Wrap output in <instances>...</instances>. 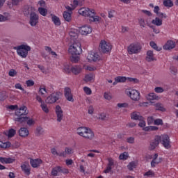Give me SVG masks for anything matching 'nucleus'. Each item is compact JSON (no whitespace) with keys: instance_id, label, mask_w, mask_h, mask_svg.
I'll list each match as a JSON object with an SVG mask.
<instances>
[{"instance_id":"f257e3e1","label":"nucleus","mask_w":178,"mask_h":178,"mask_svg":"<svg viewBox=\"0 0 178 178\" xmlns=\"http://www.w3.org/2000/svg\"><path fill=\"white\" fill-rule=\"evenodd\" d=\"M78 12L79 15L89 17L90 22H92L94 23H97V22H99V19H101L99 16L95 15L96 13L94 9L82 8L79 9Z\"/></svg>"},{"instance_id":"f03ea898","label":"nucleus","mask_w":178,"mask_h":178,"mask_svg":"<svg viewBox=\"0 0 178 178\" xmlns=\"http://www.w3.org/2000/svg\"><path fill=\"white\" fill-rule=\"evenodd\" d=\"M76 133L81 137L86 138V140H94V137H95L94 131H92L91 129L86 127H80L77 128Z\"/></svg>"},{"instance_id":"7ed1b4c3","label":"nucleus","mask_w":178,"mask_h":178,"mask_svg":"<svg viewBox=\"0 0 178 178\" xmlns=\"http://www.w3.org/2000/svg\"><path fill=\"white\" fill-rule=\"evenodd\" d=\"M15 49H17V54L21 56V58H27L29 51H31V47H30L29 45L21 44L17 47H15Z\"/></svg>"},{"instance_id":"20e7f679","label":"nucleus","mask_w":178,"mask_h":178,"mask_svg":"<svg viewBox=\"0 0 178 178\" xmlns=\"http://www.w3.org/2000/svg\"><path fill=\"white\" fill-rule=\"evenodd\" d=\"M69 52L71 55H80L83 52L81 44L79 42H74L69 48Z\"/></svg>"},{"instance_id":"39448f33","label":"nucleus","mask_w":178,"mask_h":178,"mask_svg":"<svg viewBox=\"0 0 178 178\" xmlns=\"http://www.w3.org/2000/svg\"><path fill=\"white\" fill-rule=\"evenodd\" d=\"M159 141L165 149H169L172 147V145H170V138L168 135L159 136Z\"/></svg>"},{"instance_id":"423d86ee","label":"nucleus","mask_w":178,"mask_h":178,"mask_svg":"<svg viewBox=\"0 0 178 178\" xmlns=\"http://www.w3.org/2000/svg\"><path fill=\"white\" fill-rule=\"evenodd\" d=\"M62 93L60 92H53L49 97H47L45 102L46 104H55L56 101L59 100Z\"/></svg>"},{"instance_id":"0eeeda50","label":"nucleus","mask_w":178,"mask_h":178,"mask_svg":"<svg viewBox=\"0 0 178 178\" xmlns=\"http://www.w3.org/2000/svg\"><path fill=\"white\" fill-rule=\"evenodd\" d=\"M99 49L102 52H104V54H108V52H111L112 45L105 40H102L99 44Z\"/></svg>"},{"instance_id":"6e6552de","label":"nucleus","mask_w":178,"mask_h":178,"mask_svg":"<svg viewBox=\"0 0 178 178\" xmlns=\"http://www.w3.org/2000/svg\"><path fill=\"white\" fill-rule=\"evenodd\" d=\"M141 51V45L138 43L131 44L128 47V53L129 55H133V54H138Z\"/></svg>"},{"instance_id":"1a4fd4ad","label":"nucleus","mask_w":178,"mask_h":178,"mask_svg":"<svg viewBox=\"0 0 178 178\" xmlns=\"http://www.w3.org/2000/svg\"><path fill=\"white\" fill-rule=\"evenodd\" d=\"M38 20H39V17L37 13H31L30 17H29V24L32 26L34 27L37 26L38 24Z\"/></svg>"},{"instance_id":"9d476101","label":"nucleus","mask_w":178,"mask_h":178,"mask_svg":"<svg viewBox=\"0 0 178 178\" xmlns=\"http://www.w3.org/2000/svg\"><path fill=\"white\" fill-rule=\"evenodd\" d=\"M127 95H129L130 98L133 101H138L140 99V92L137 90H132L127 92Z\"/></svg>"},{"instance_id":"9b49d317","label":"nucleus","mask_w":178,"mask_h":178,"mask_svg":"<svg viewBox=\"0 0 178 178\" xmlns=\"http://www.w3.org/2000/svg\"><path fill=\"white\" fill-rule=\"evenodd\" d=\"M26 115H29V111H27V107L26 106H22L15 111L16 116H26Z\"/></svg>"},{"instance_id":"f8f14e48","label":"nucleus","mask_w":178,"mask_h":178,"mask_svg":"<svg viewBox=\"0 0 178 178\" xmlns=\"http://www.w3.org/2000/svg\"><path fill=\"white\" fill-rule=\"evenodd\" d=\"M87 59L89 60V62H97V60L101 59V56H99L97 53L90 52L88 55Z\"/></svg>"},{"instance_id":"ddd939ff","label":"nucleus","mask_w":178,"mask_h":178,"mask_svg":"<svg viewBox=\"0 0 178 178\" xmlns=\"http://www.w3.org/2000/svg\"><path fill=\"white\" fill-rule=\"evenodd\" d=\"M92 31V28L90 26H83L79 29V33L82 35H88V34L91 33Z\"/></svg>"},{"instance_id":"4468645a","label":"nucleus","mask_w":178,"mask_h":178,"mask_svg":"<svg viewBox=\"0 0 178 178\" xmlns=\"http://www.w3.org/2000/svg\"><path fill=\"white\" fill-rule=\"evenodd\" d=\"M64 95L67 101L70 102H74L73 95H72V90L70 88H65L64 90Z\"/></svg>"},{"instance_id":"2eb2a0df","label":"nucleus","mask_w":178,"mask_h":178,"mask_svg":"<svg viewBox=\"0 0 178 178\" xmlns=\"http://www.w3.org/2000/svg\"><path fill=\"white\" fill-rule=\"evenodd\" d=\"M56 113L57 115V121L62 122V119H63V111H62L60 106L57 105L56 106Z\"/></svg>"},{"instance_id":"dca6fc26","label":"nucleus","mask_w":178,"mask_h":178,"mask_svg":"<svg viewBox=\"0 0 178 178\" xmlns=\"http://www.w3.org/2000/svg\"><path fill=\"white\" fill-rule=\"evenodd\" d=\"M176 47V42H175L172 40H168L165 44V45L163 47V49H165L166 51H169L170 49H173Z\"/></svg>"},{"instance_id":"f3484780","label":"nucleus","mask_w":178,"mask_h":178,"mask_svg":"<svg viewBox=\"0 0 178 178\" xmlns=\"http://www.w3.org/2000/svg\"><path fill=\"white\" fill-rule=\"evenodd\" d=\"M159 145V136H156L154 139L150 143L149 149L152 151Z\"/></svg>"},{"instance_id":"a211bd4d","label":"nucleus","mask_w":178,"mask_h":178,"mask_svg":"<svg viewBox=\"0 0 178 178\" xmlns=\"http://www.w3.org/2000/svg\"><path fill=\"white\" fill-rule=\"evenodd\" d=\"M21 168L23 170V172L25 173V175H26V176H29L30 175V172H31V169H30V164H29L28 163H24V164H22L21 165Z\"/></svg>"},{"instance_id":"6ab92c4d","label":"nucleus","mask_w":178,"mask_h":178,"mask_svg":"<svg viewBox=\"0 0 178 178\" xmlns=\"http://www.w3.org/2000/svg\"><path fill=\"white\" fill-rule=\"evenodd\" d=\"M30 163L32 168H38V166H40V165L42 163V160L40 159H31Z\"/></svg>"},{"instance_id":"aec40b11","label":"nucleus","mask_w":178,"mask_h":178,"mask_svg":"<svg viewBox=\"0 0 178 178\" xmlns=\"http://www.w3.org/2000/svg\"><path fill=\"white\" fill-rule=\"evenodd\" d=\"M143 117L140 112L134 111L131 114V119L132 120H143Z\"/></svg>"},{"instance_id":"412c9836","label":"nucleus","mask_w":178,"mask_h":178,"mask_svg":"<svg viewBox=\"0 0 178 178\" xmlns=\"http://www.w3.org/2000/svg\"><path fill=\"white\" fill-rule=\"evenodd\" d=\"M0 162L3 164L13 163V162H15V159L10 157H0Z\"/></svg>"},{"instance_id":"4be33fe9","label":"nucleus","mask_w":178,"mask_h":178,"mask_svg":"<svg viewBox=\"0 0 178 178\" xmlns=\"http://www.w3.org/2000/svg\"><path fill=\"white\" fill-rule=\"evenodd\" d=\"M146 60L147 62H154V60H156L154 57V51L151 50L147 51Z\"/></svg>"},{"instance_id":"5701e85b","label":"nucleus","mask_w":178,"mask_h":178,"mask_svg":"<svg viewBox=\"0 0 178 178\" xmlns=\"http://www.w3.org/2000/svg\"><path fill=\"white\" fill-rule=\"evenodd\" d=\"M73 154V149L65 147V151L60 152V156L63 158H66L67 155H72Z\"/></svg>"},{"instance_id":"b1692460","label":"nucleus","mask_w":178,"mask_h":178,"mask_svg":"<svg viewBox=\"0 0 178 178\" xmlns=\"http://www.w3.org/2000/svg\"><path fill=\"white\" fill-rule=\"evenodd\" d=\"M81 66L80 65H74L71 67V72L73 74H79L81 73Z\"/></svg>"},{"instance_id":"393cba45","label":"nucleus","mask_w":178,"mask_h":178,"mask_svg":"<svg viewBox=\"0 0 178 178\" xmlns=\"http://www.w3.org/2000/svg\"><path fill=\"white\" fill-rule=\"evenodd\" d=\"M35 134L38 137H40V136H43V134H45V130H44V128L42 127L38 126L36 127V130H35Z\"/></svg>"},{"instance_id":"a878e982","label":"nucleus","mask_w":178,"mask_h":178,"mask_svg":"<svg viewBox=\"0 0 178 178\" xmlns=\"http://www.w3.org/2000/svg\"><path fill=\"white\" fill-rule=\"evenodd\" d=\"M23 13L25 16H30L31 15V13H34V11H33V7L30 6H25L23 10Z\"/></svg>"},{"instance_id":"bb28decb","label":"nucleus","mask_w":178,"mask_h":178,"mask_svg":"<svg viewBox=\"0 0 178 178\" xmlns=\"http://www.w3.org/2000/svg\"><path fill=\"white\" fill-rule=\"evenodd\" d=\"M147 99L148 101H158V99H159V97H158L155 93H149L147 96Z\"/></svg>"},{"instance_id":"cd10ccee","label":"nucleus","mask_w":178,"mask_h":178,"mask_svg":"<svg viewBox=\"0 0 178 178\" xmlns=\"http://www.w3.org/2000/svg\"><path fill=\"white\" fill-rule=\"evenodd\" d=\"M19 134L20 137H27V136H29V129L25 127L21 128L19 130Z\"/></svg>"},{"instance_id":"c85d7f7f","label":"nucleus","mask_w":178,"mask_h":178,"mask_svg":"<svg viewBox=\"0 0 178 178\" xmlns=\"http://www.w3.org/2000/svg\"><path fill=\"white\" fill-rule=\"evenodd\" d=\"M69 35L71 37V40H72L74 42H76V40L79 38V34L74 31H70Z\"/></svg>"},{"instance_id":"c756f323","label":"nucleus","mask_w":178,"mask_h":178,"mask_svg":"<svg viewBox=\"0 0 178 178\" xmlns=\"http://www.w3.org/2000/svg\"><path fill=\"white\" fill-rule=\"evenodd\" d=\"M15 134H16V130L14 129H10L8 132H5V135L8 137V138H12V137H15Z\"/></svg>"},{"instance_id":"7c9ffc66","label":"nucleus","mask_w":178,"mask_h":178,"mask_svg":"<svg viewBox=\"0 0 178 178\" xmlns=\"http://www.w3.org/2000/svg\"><path fill=\"white\" fill-rule=\"evenodd\" d=\"M62 170V167L57 166L56 168H54L51 170V175L52 176H58V173L60 172Z\"/></svg>"},{"instance_id":"2f4dec72","label":"nucleus","mask_w":178,"mask_h":178,"mask_svg":"<svg viewBox=\"0 0 178 178\" xmlns=\"http://www.w3.org/2000/svg\"><path fill=\"white\" fill-rule=\"evenodd\" d=\"M63 17L66 22H70V20H72V13L67 11L64 12Z\"/></svg>"},{"instance_id":"473e14b6","label":"nucleus","mask_w":178,"mask_h":178,"mask_svg":"<svg viewBox=\"0 0 178 178\" xmlns=\"http://www.w3.org/2000/svg\"><path fill=\"white\" fill-rule=\"evenodd\" d=\"M71 6H72L73 9H76V8H77V6H83V1H78V0H74L73 3L71 4Z\"/></svg>"},{"instance_id":"72a5a7b5","label":"nucleus","mask_w":178,"mask_h":178,"mask_svg":"<svg viewBox=\"0 0 178 178\" xmlns=\"http://www.w3.org/2000/svg\"><path fill=\"white\" fill-rule=\"evenodd\" d=\"M51 20L54 23L55 26H59L60 24V19L56 15H53Z\"/></svg>"},{"instance_id":"f704fd0d","label":"nucleus","mask_w":178,"mask_h":178,"mask_svg":"<svg viewBox=\"0 0 178 178\" xmlns=\"http://www.w3.org/2000/svg\"><path fill=\"white\" fill-rule=\"evenodd\" d=\"M152 23L155 26H162V19H161L159 17H156L152 21Z\"/></svg>"},{"instance_id":"c9c22d12","label":"nucleus","mask_w":178,"mask_h":178,"mask_svg":"<svg viewBox=\"0 0 178 178\" xmlns=\"http://www.w3.org/2000/svg\"><path fill=\"white\" fill-rule=\"evenodd\" d=\"M29 117H20L15 118V122H19V123H24V122H27Z\"/></svg>"},{"instance_id":"e433bc0d","label":"nucleus","mask_w":178,"mask_h":178,"mask_svg":"<svg viewBox=\"0 0 178 178\" xmlns=\"http://www.w3.org/2000/svg\"><path fill=\"white\" fill-rule=\"evenodd\" d=\"M143 130L144 131H156V130H158V127L154 126H149L144 127Z\"/></svg>"},{"instance_id":"4c0bfd02","label":"nucleus","mask_w":178,"mask_h":178,"mask_svg":"<svg viewBox=\"0 0 178 178\" xmlns=\"http://www.w3.org/2000/svg\"><path fill=\"white\" fill-rule=\"evenodd\" d=\"M149 45L150 47H152V48H153V49H155V51H162V47H159L158 45H156L155 42H149Z\"/></svg>"},{"instance_id":"58836bf2","label":"nucleus","mask_w":178,"mask_h":178,"mask_svg":"<svg viewBox=\"0 0 178 178\" xmlns=\"http://www.w3.org/2000/svg\"><path fill=\"white\" fill-rule=\"evenodd\" d=\"M70 60L72 63H77L80 60V57L77 55H72L70 56Z\"/></svg>"},{"instance_id":"ea45409f","label":"nucleus","mask_w":178,"mask_h":178,"mask_svg":"<svg viewBox=\"0 0 178 178\" xmlns=\"http://www.w3.org/2000/svg\"><path fill=\"white\" fill-rule=\"evenodd\" d=\"M115 80L118 81V83H126L127 78L126 76H117L115 78Z\"/></svg>"},{"instance_id":"a19ab883","label":"nucleus","mask_w":178,"mask_h":178,"mask_svg":"<svg viewBox=\"0 0 178 178\" xmlns=\"http://www.w3.org/2000/svg\"><path fill=\"white\" fill-rule=\"evenodd\" d=\"M163 5L167 8H172L173 6V1L172 0H164Z\"/></svg>"},{"instance_id":"79ce46f5","label":"nucleus","mask_w":178,"mask_h":178,"mask_svg":"<svg viewBox=\"0 0 178 178\" xmlns=\"http://www.w3.org/2000/svg\"><path fill=\"white\" fill-rule=\"evenodd\" d=\"M38 12L42 16H47V14L48 13V10L42 7L38 8Z\"/></svg>"},{"instance_id":"37998d69","label":"nucleus","mask_w":178,"mask_h":178,"mask_svg":"<svg viewBox=\"0 0 178 178\" xmlns=\"http://www.w3.org/2000/svg\"><path fill=\"white\" fill-rule=\"evenodd\" d=\"M40 107L42 108V111H43L44 113H48L49 112V109H48V106H47L46 104L42 103Z\"/></svg>"},{"instance_id":"c03bdc74","label":"nucleus","mask_w":178,"mask_h":178,"mask_svg":"<svg viewBox=\"0 0 178 178\" xmlns=\"http://www.w3.org/2000/svg\"><path fill=\"white\" fill-rule=\"evenodd\" d=\"M161 161H162V159H159V160H157V159H153L151 162L152 168H155L156 165H158V163H161Z\"/></svg>"},{"instance_id":"a18cd8bd","label":"nucleus","mask_w":178,"mask_h":178,"mask_svg":"<svg viewBox=\"0 0 178 178\" xmlns=\"http://www.w3.org/2000/svg\"><path fill=\"white\" fill-rule=\"evenodd\" d=\"M92 79H94V76H92V74H86L85 76V81L88 83V81H92Z\"/></svg>"},{"instance_id":"49530a36","label":"nucleus","mask_w":178,"mask_h":178,"mask_svg":"<svg viewBox=\"0 0 178 178\" xmlns=\"http://www.w3.org/2000/svg\"><path fill=\"white\" fill-rule=\"evenodd\" d=\"M127 158H129V155L127 152H124L119 156V159L120 160H126Z\"/></svg>"},{"instance_id":"de8ad7c7","label":"nucleus","mask_w":178,"mask_h":178,"mask_svg":"<svg viewBox=\"0 0 178 178\" xmlns=\"http://www.w3.org/2000/svg\"><path fill=\"white\" fill-rule=\"evenodd\" d=\"M136 163L135 162H131L127 165V168L129 170H133V169H136Z\"/></svg>"},{"instance_id":"09e8293b","label":"nucleus","mask_w":178,"mask_h":178,"mask_svg":"<svg viewBox=\"0 0 178 178\" xmlns=\"http://www.w3.org/2000/svg\"><path fill=\"white\" fill-rule=\"evenodd\" d=\"M63 70L65 73H70L72 72V67L69 65H64Z\"/></svg>"},{"instance_id":"8fccbe9b","label":"nucleus","mask_w":178,"mask_h":178,"mask_svg":"<svg viewBox=\"0 0 178 178\" xmlns=\"http://www.w3.org/2000/svg\"><path fill=\"white\" fill-rule=\"evenodd\" d=\"M155 106L157 111H165V108H163V106H162V104L161 103L156 104Z\"/></svg>"},{"instance_id":"3c124183","label":"nucleus","mask_w":178,"mask_h":178,"mask_svg":"<svg viewBox=\"0 0 178 178\" xmlns=\"http://www.w3.org/2000/svg\"><path fill=\"white\" fill-rule=\"evenodd\" d=\"M154 124H156V126H162V124H163V121L162 120V119L154 120Z\"/></svg>"},{"instance_id":"603ef678","label":"nucleus","mask_w":178,"mask_h":178,"mask_svg":"<svg viewBox=\"0 0 178 178\" xmlns=\"http://www.w3.org/2000/svg\"><path fill=\"white\" fill-rule=\"evenodd\" d=\"M39 92L41 95H45V94H48V91L45 88H40Z\"/></svg>"},{"instance_id":"864d4df0","label":"nucleus","mask_w":178,"mask_h":178,"mask_svg":"<svg viewBox=\"0 0 178 178\" xmlns=\"http://www.w3.org/2000/svg\"><path fill=\"white\" fill-rule=\"evenodd\" d=\"M51 152L53 155H56V156H60V153L58 152V151H56V149H55V148H52L51 149Z\"/></svg>"},{"instance_id":"5fc2aeb1","label":"nucleus","mask_w":178,"mask_h":178,"mask_svg":"<svg viewBox=\"0 0 178 178\" xmlns=\"http://www.w3.org/2000/svg\"><path fill=\"white\" fill-rule=\"evenodd\" d=\"M155 92H157L158 94H161L165 91L162 87H156L154 88Z\"/></svg>"},{"instance_id":"6e6d98bb","label":"nucleus","mask_w":178,"mask_h":178,"mask_svg":"<svg viewBox=\"0 0 178 178\" xmlns=\"http://www.w3.org/2000/svg\"><path fill=\"white\" fill-rule=\"evenodd\" d=\"M83 90L85 91V92H86V94L87 95H91V94H92V91H91V89L90 88H88V87H84L83 88Z\"/></svg>"},{"instance_id":"4d7b16f0","label":"nucleus","mask_w":178,"mask_h":178,"mask_svg":"<svg viewBox=\"0 0 178 178\" xmlns=\"http://www.w3.org/2000/svg\"><path fill=\"white\" fill-rule=\"evenodd\" d=\"M134 141H135L134 137L131 136L127 138V143H128L129 144H134Z\"/></svg>"},{"instance_id":"13d9d810","label":"nucleus","mask_w":178,"mask_h":178,"mask_svg":"<svg viewBox=\"0 0 178 178\" xmlns=\"http://www.w3.org/2000/svg\"><path fill=\"white\" fill-rule=\"evenodd\" d=\"M9 76H10V77H15V76H16V74H17V72H16V70H10V72H8Z\"/></svg>"},{"instance_id":"bf43d9fd","label":"nucleus","mask_w":178,"mask_h":178,"mask_svg":"<svg viewBox=\"0 0 178 178\" xmlns=\"http://www.w3.org/2000/svg\"><path fill=\"white\" fill-rule=\"evenodd\" d=\"M127 80H128V81H129L130 83H138V79H137L136 78H127Z\"/></svg>"},{"instance_id":"052dcab7","label":"nucleus","mask_w":178,"mask_h":178,"mask_svg":"<svg viewBox=\"0 0 178 178\" xmlns=\"http://www.w3.org/2000/svg\"><path fill=\"white\" fill-rule=\"evenodd\" d=\"M117 106L118 108H127V106H129V104L127 103H118L117 104Z\"/></svg>"},{"instance_id":"680f3d73","label":"nucleus","mask_w":178,"mask_h":178,"mask_svg":"<svg viewBox=\"0 0 178 178\" xmlns=\"http://www.w3.org/2000/svg\"><path fill=\"white\" fill-rule=\"evenodd\" d=\"M139 127H145V120H144V118H142V120H139Z\"/></svg>"},{"instance_id":"e2e57ef3","label":"nucleus","mask_w":178,"mask_h":178,"mask_svg":"<svg viewBox=\"0 0 178 178\" xmlns=\"http://www.w3.org/2000/svg\"><path fill=\"white\" fill-rule=\"evenodd\" d=\"M155 123V120L154 117H148L147 118V124H152V123Z\"/></svg>"},{"instance_id":"0e129e2a","label":"nucleus","mask_w":178,"mask_h":178,"mask_svg":"<svg viewBox=\"0 0 178 178\" xmlns=\"http://www.w3.org/2000/svg\"><path fill=\"white\" fill-rule=\"evenodd\" d=\"M34 123H35V122L33 119L26 120V124H28V126H33Z\"/></svg>"},{"instance_id":"69168bd1","label":"nucleus","mask_w":178,"mask_h":178,"mask_svg":"<svg viewBox=\"0 0 178 178\" xmlns=\"http://www.w3.org/2000/svg\"><path fill=\"white\" fill-rule=\"evenodd\" d=\"M6 99V93L0 92V101H5Z\"/></svg>"},{"instance_id":"338daca9","label":"nucleus","mask_w":178,"mask_h":178,"mask_svg":"<svg viewBox=\"0 0 178 178\" xmlns=\"http://www.w3.org/2000/svg\"><path fill=\"white\" fill-rule=\"evenodd\" d=\"M99 119H100V120H106V114L105 113H102L99 115Z\"/></svg>"},{"instance_id":"774afa93","label":"nucleus","mask_w":178,"mask_h":178,"mask_svg":"<svg viewBox=\"0 0 178 178\" xmlns=\"http://www.w3.org/2000/svg\"><path fill=\"white\" fill-rule=\"evenodd\" d=\"M27 87H33L34 86V81L31 80H28L26 81Z\"/></svg>"}]
</instances>
